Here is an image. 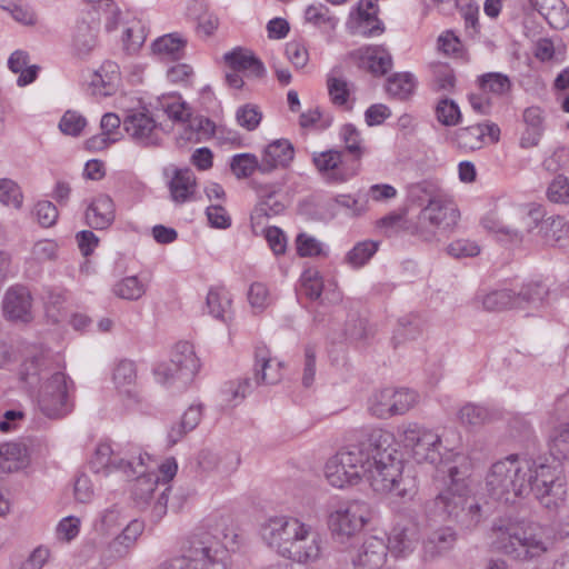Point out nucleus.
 <instances>
[{"mask_svg": "<svg viewBox=\"0 0 569 569\" xmlns=\"http://www.w3.org/2000/svg\"><path fill=\"white\" fill-rule=\"evenodd\" d=\"M283 210L284 206L276 200L272 194H269L256 206L251 214V220L260 223L262 218L277 216Z\"/></svg>", "mask_w": 569, "mask_h": 569, "instance_id": "obj_59", "label": "nucleus"}, {"mask_svg": "<svg viewBox=\"0 0 569 569\" xmlns=\"http://www.w3.org/2000/svg\"><path fill=\"white\" fill-rule=\"evenodd\" d=\"M250 391L251 379L244 378L238 382L229 381L224 383L221 389V395L223 396V401L227 402L228 405H231L233 401L243 400L246 395Z\"/></svg>", "mask_w": 569, "mask_h": 569, "instance_id": "obj_57", "label": "nucleus"}, {"mask_svg": "<svg viewBox=\"0 0 569 569\" xmlns=\"http://www.w3.org/2000/svg\"><path fill=\"white\" fill-rule=\"evenodd\" d=\"M388 546L383 539L368 537L351 557L352 563L362 569H381L388 556Z\"/></svg>", "mask_w": 569, "mask_h": 569, "instance_id": "obj_17", "label": "nucleus"}, {"mask_svg": "<svg viewBox=\"0 0 569 569\" xmlns=\"http://www.w3.org/2000/svg\"><path fill=\"white\" fill-rule=\"evenodd\" d=\"M351 54L376 77L385 76L393 64L390 52L383 46L362 47Z\"/></svg>", "mask_w": 569, "mask_h": 569, "instance_id": "obj_20", "label": "nucleus"}, {"mask_svg": "<svg viewBox=\"0 0 569 569\" xmlns=\"http://www.w3.org/2000/svg\"><path fill=\"white\" fill-rule=\"evenodd\" d=\"M2 309L4 317L11 321H32V297L29 289L21 284L10 287L4 293Z\"/></svg>", "mask_w": 569, "mask_h": 569, "instance_id": "obj_15", "label": "nucleus"}, {"mask_svg": "<svg viewBox=\"0 0 569 569\" xmlns=\"http://www.w3.org/2000/svg\"><path fill=\"white\" fill-rule=\"evenodd\" d=\"M196 178L190 169H178L169 183L170 194L174 202L183 203L192 196Z\"/></svg>", "mask_w": 569, "mask_h": 569, "instance_id": "obj_33", "label": "nucleus"}, {"mask_svg": "<svg viewBox=\"0 0 569 569\" xmlns=\"http://www.w3.org/2000/svg\"><path fill=\"white\" fill-rule=\"evenodd\" d=\"M159 479L158 475L144 473L143 471L136 478L131 495L139 508H144L149 503L158 487Z\"/></svg>", "mask_w": 569, "mask_h": 569, "instance_id": "obj_35", "label": "nucleus"}, {"mask_svg": "<svg viewBox=\"0 0 569 569\" xmlns=\"http://www.w3.org/2000/svg\"><path fill=\"white\" fill-rule=\"evenodd\" d=\"M142 531V522L138 520L130 521L122 532L109 543L106 551V558L110 561H114L127 557Z\"/></svg>", "mask_w": 569, "mask_h": 569, "instance_id": "obj_25", "label": "nucleus"}, {"mask_svg": "<svg viewBox=\"0 0 569 569\" xmlns=\"http://www.w3.org/2000/svg\"><path fill=\"white\" fill-rule=\"evenodd\" d=\"M371 441L378 446V451L372 455L373 463L367 471L366 481L376 492L411 498L416 493V482L402 473V461L396 457L393 436L389 431L373 429Z\"/></svg>", "mask_w": 569, "mask_h": 569, "instance_id": "obj_3", "label": "nucleus"}, {"mask_svg": "<svg viewBox=\"0 0 569 569\" xmlns=\"http://www.w3.org/2000/svg\"><path fill=\"white\" fill-rule=\"evenodd\" d=\"M399 431L401 442L418 463L441 461V438L437 433L416 422L402 425Z\"/></svg>", "mask_w": 569, "mask_h": 569, "instance_id": "obj_10", "label": "nucleus"}, {"mask_svg": "<svg viewBox=\"0 0 569 569\" xmlns=\"http://www.w3.org/2000/svg\"><path fill=\"white\" fill-rule=\"evenodd\" d=\"M327 84L331 101L337 106L346 104L350 94L348 82L341 78L329 77Z\"/></svg>", "mask_w": 569, "mask_h": 569, "instance_id": "obj_63", "label": "nucleus"}, {"mask_svg": "<svg viewBox=\"0 0 569 569\" xmlns=\"http://www.w3.org/2000/svg\"><path fill=\"white\" fill-rule=\"evenodd\" d=\"M422 320L417 315H407L399 319L392 341L395 347L406 340H413L422 332Z\"/></svg>", "mask_w": 569, "mask_h": 569, "instance_id": "obj_38", "label": "nucleus"}, {"mask_svg": "<svg viewBox=\"0 0 569 569\" xmlns=\"http://www.w3.org/2000/svg\"><path fill=\"white\" fill-rule=\"evenodd\" d=\"M223 60L233 71H248L254 78H263L266 74L263 63L250 50L234 48L224 53Z\"/></svg>", "mask_w": 569, "mask_h": 569, "instance_id": "obj_26", "label": "nucleus"}, {"mask_svg": "<svg viewBox=\"0 0 569 569\" xmlns=\"http://www.w3.org/2000/svg\"><path fill=\"white\" fill-rule=\"evenodd\" d=\"M415 89L413 76L409 72L395 73L387 80V92L399 99H407Z\"/></svg>", "mask_w": 569, "mask_h": 569, "instance_id": "obj_43", "label": "nucleus"}, {"mask_svg": "<svg viewBox=\"0 0 569 569\" xmlns=\"http://www.w3.org/2000/svg\"><path fill=\"white\" fill-rule=\"evenodd\" d=\"M23 196L20 187L11 179H0V202L7 207L21 208Z\"/></svg>", "mask_w": 569, "mask_h": 569, "instance_id": "obj_54", "label": "nucleus"}, {"mask_svg": "<svg viewBox=\"0 0 569 569\" xmlns=\"http://www.w3.org/2000/svg\"><path fill=\"white\" fill-rule=\"evenodd\" d=\"M368 503L352 500L340 505L329 516V528L336 541L345 543L355 537L370 519Z\"/></svg>", "mask_w": 569, "mask_h": 569, "instance_id": "obj_9", "label": "nucleus"}, {"mask_svg": "<svg viewBox=\"0 0 569 569\" xmlns=\"http://www.w3.org/2000/svg\"><path fill=\"white\" fill-rule=\"evenodd\" d=\"M226 553L216 536L199 528L183 540L180 557L161 562L157 569H227Z\"/></svg>", "mask_w": 569, "mask_h": 569, "instance_id": "obj_5", "label": "nucleus"}, {"mask_svg": "<svg viewBox=\"0 0 569 569\" xmlns=\"http://www.w3.org/2000/svg\"><path fill=\"white\" fill-rule=\"evenodd\" d=\"M202 418V406H190L181 417L179 423L173 425L168 432V442L174 446L189 431H192Z\"/></svg>", "mask_w": 569, "mask_h": 569, "instance_id": "obj_34", "label": "nucleus"}, {"mask_svg": "<svg viewBox=\"0 0 569 569\" xmlns=\"http://www.w3.org/2000/svg\"><path fill=\"white\" fill-rule=\"evenodd\" d=\"M373 429L365 431L357 443L349 445L333 457H331L325 466V477L330 485H341L343 480L336 473L339 466H348L350 470L359 473V481L366 478L367 471L372 467V455L377 453L378 446L371 441ZM345 480L347 478H343Z\"/></svg>", "mask_w": 569, "mask_h": 569, "instance_id": "obj_7", "label": "nucleus"}, {"mask_svg": "<svg viewBox=\"0 0 569 569\" xmlns=\"http://www.w3.org/2000/svg\"><path fill=\"white\" fill-rule=\"evenodd\" d=\"M113 293L121 299L136 301L146 293V286L136 276H129L113 286Z\"/></svg>", "mask_w": 569, "mask_h": 569, "instance_id": "obj_45", "label": "nucleus"}, {"mask_svg": "<svg viewBox=\"0 0 569 569\" xmlns=\"http://www.w3.org/2000/svg\"><path fill=\"white\" fill-rule=\"evenodd\" d=\"M305 525L298 518L273 517L262 526L261 536L282 557Z\"/></svg>", "mask_w": 569, "mask_h": 569, "instance_id": "obj_14", "label": "nucleus"}, {"mask_svg": "<svg viewBox=\"0 0 569 569\" xmlns=\"http://www.w3.org/2000/svg\"><path fill=\"white\" fill-rule=\"evenodd\" d=\"M72 385L73 382L63 372H53L39 391V410L50 419H60L69 415L73 409L70 396Z\"/></svg>", "mask_w": 569, "mask_h": 569, "instance_id": "obj_8", "label": "nucleus"}, {"mask_svg": "<svg viewBox=\"0 0 569 569\" xmlns=\"http://www.w3.org/2000/svg\"><path fill=\"white\" fill-rule=\"evenodd\" d=\"M208 312L223 322L231 318L232 297L223 287L211 288L207 295Z\"/></svg>", "mask_w": 569, "mask_h": 569, "instance_id": "obj_32", "label": "nucleus"}, {"mask_svg": "<svg viewBox=\"0 0 569 569\" xmlns=\"http://www.w3.org/2000/svg\"><path fill=\"white\" fill-rule=\"evenodd\" d=\"M547 197L551 202L569 203L568 179L562 174L557 176L548 187Z\"/></svg>", "mask_w": 569, "mask_h": 569, "instance_id": "obj_61", "label": "nucleus"}, {"mask_svg": "<svg viewBox=\"0 0 569 569\" xmlns=\"http://www.w3.org/2000/svg\"><path fill=\"white\" fill-rule=\"evenodd\" d=\"M458 540L457 531L450 527H440L431 531L422 541L425 560H433L451 551Z\"/></svg>", "mask_w": 569, "mask_h": 569, "instance_id": "obj_19", "label": "nucleus"}, {"mask_svg": "<svg viewBox=\"0 0 569 569\" xmlns=\"http://www.w3.org/2000/svg\"><path fill=\"white\" fill-rule=\"evenodd\" d=\"M449 256L456 259L476 257L480 253V247L477 242L468 239H458L447 247Z\"/></svg>", "mask_w": 569, "mask_h": 569, "instance_id": "obj_60", "label": "nucleus"}, {"mask_svg": "<svg viewBox=\"0 0 569 569\" xmlns=\"http://www.w3.org/2000/svg\"><path fill=\"white\" fill-rule=\"evenodd\" d=\"M283 363L271 357L266 346H257L254 349L253 381L256 386L274 385L282 379Z\"/></svg>", "mask_w": 569, "mask_h": 569, "instance_id": "obj_18", "label": "nucleus"}, {"mask_svg": "<svg viewBox=\"0 0 569 569\" xmlns=\"http://www.w3.org/2000/svg\"><path fill=\"white\" fill-rule=\"evenodd\" d=\"M295 150L290 141L279 139L269 143L261 157V173H270L279 167H287L293 159Z\"/></svg>", "mask_w": 569, "mask_h": 569, "instance_id": "obj_22", "label": "nucleus"}, {"mask_svg": "<svg viewBox=\"0 0 569 569\" xmlns=\"http://www.w3.org/2000/svg\"><path fill=\"white\" fill-rule=\"evenodd\" d=\"M482 306L488 311L518 309L516 293L509 289L496 290L486 295L482 299Z\"/></svg>", "mask_w": 569, "mask_h": 569, "instance_id": "obj_40", "label": "nucleus"}, {"mask_svg": "<svg viewBox=\"0 0 569 569\" xmlns=\"http://www.w3.org/2000/svg\"><path fill=\"white\" fill-rule=\"evenodd\" d=\"M392 406L393 413L403 415L410 410L417 402V393L409 389H392Z\"/></svg>", "mask_w": 569, "mask_h": 569, "instance_id": "obj_62", "label": "nucleus"}, {"mask_svg": "<svg viewBox=\"0 0 569 569\" xmlns=\"http://www.w3.org/2000/svg\"><path fill=\"white\" fill-rule=\"evenodd\" d=\"M340 137L346 144V150L352 156L351 162L359 166V161L363 154L360 132L353 124L347 123L341 128Z\"/></svg>", "mask_w": 569, "mask_h": 569, "instance_id": "obj_49", "label": "nucleus"}, {"mask_svg": "<svg viewBox=\"0 0 569 569\" xmlns=\"http://www.w3.org/2000/svg\"><path fill=\"white\" fill-rule=\"evenodd\" d=\"M312 163L320 176L329 183H342L358 172V164L348 163L343 151L330 149L322 152H313Z\"/></svg>", "mask_w": 569, "mask_h": 569, "instance_id": "obj_13", "label": "nucleus"}, {"mask_svg": "<svg viewBox=\"0 0 569 569\" xmlns=\"http://www.w3.org/2000/svg\"><path fill=\"white\" fill-rule=\"evenodd\" d=\"M485 128L480 123L460 128L455 132V142L458 148L466 151L478 150L482 147Z\"/></svg>", "mask_w": 569, "mask_h": 569, "instance_id": "obj_37", "label": "nucleus"}, {"mask_svg": "<svg viewBox=\"0 0 569 569\" xmlns=\"http://www.w3.org/2000/svg\"><path fill=\"white\" fill-rule=\"evenodd\" d=\"M532 9L537 10L555 29H563L569 23V12L562 0H528Z\"/></svg>", "mask_w": 569, "mask_h": 569, "instance_id": "obj_28", "label": "nucleus"}, {"mask_svg": "<svg viewBox=\"0 0 569 569\" xmlns=\"http://www.w3.org/2000/svg\"><path fill=\"white\" fill-rule=\"evenodd\" d=\"M137 380V369L133 361L123 359L120 360L113 370V382L119 390H124L129 393L128 387L134 385Z\"/></svg>", "mask_w": 569, "mask_h": 569, "instance_id": "obj_48", "label": "nucleus"}, {"mask_svg": "<svg viewBox=\"0 0 569 569\" xmlns=\"http://www.w3.org/2000/svg\"><path fill=\"white\" fill-rule=\"evenodd\" d=\"M170 361L183 385L192 380L200 367L193 346L188 341H179L174 346Z\"/></svg>", "mask_w": 569, "mask_h": 569, "instance_id": "obj_21", "label": "nucleus"}, {"mask_svg": "<svg viewBox=\"0 0 569 569\" xmlns=\"http://www.w3.org/2000/svg\"><path fill=\"white\" fill-rule=\"evenodd\" d=\"M426 194L427 204L421 209L417 217L415 233L426 241H431L438 230H451L460 218L459 210L451 199L428 190L426 182L417 183L410 189V197L423 202Z\"/></svg>", "mask_w": 569, "mask_h": 569, "instance_id": "obj_6", "label": "nucleus"}, {"mask_svg": "<svg viewBox=\"0 0 569 569\" xmlns=\"http://www.w3.org/2000/svg\"><path fill=\"white\" fill-rule=\"evenodd\" d=\"M87 126L86 118L77 111L68 110L59 122V129L62 133L78 137Z\"/></svg>", "mask_w": 569, "mask_h": 569, "instance_id": "obj_56", "label": "nucleus"}, {"mask_svg": "<svg viewBox=\"0 0 569 569\" xmlns=\"http://www.w3.org/2000/svg\"><path fill=\"white\" fill-rule=\"evenodd\" d=\"M187 41L177 33L159 37L152 43V52L162 61H177L183 58Z\"/></svg>", "mask_w": 569, "mask_h": 569, "instance_id": "obj_30", "label": "nucleus"}, {"mask_svg": "<svg viewBox=\"0 0 569 569\" xmlns=\"http://www.w3.org/2000/svg\"><path fill=\"white\" fill-rule=\"evenodd\" d=\"M49 358L43 352L27 358L20 366L19 378L29 387L38 385L41 375L47 370Z\"/></svg>", "mask_w": 569, "mask_h": 569, "instance_id": "obj_36", "label": "nucleus"}, {"mask_svg": "<svg viewBox=\"0 0 569 569\" xmlns=\"http://www.w3.org/2000/svg\"><path fill=\"white\" fill-rule=\"evenodd\" d=\"M357 14L363 36L373 37L385 31L382 22L377 17V0H360L357 7Z\"/></svg>", "mask_w": 569, "mask_h": 569, "instance_id": "obj_31", "label": "nucleus"}, {"mask_svg": "<svg viewBox=\"0 0 569 569\" xmlns=\"http://www.w3.org/2000/svg\"><path fill=\"white\" fill-rule=\"evenodd\" d=\"M486 486L492 499L505 503L533 492L541 506L551 511H557L567 496L565 479L557 477L550 466L518 455L495 462Z\"/></svg>", "mask_w": 569, "mask_h": 569, "instance_id": "obj_1", "label": "nucleus"}, {"mask_svg": "<svg viewBox=\"0 0 569 569\" xmlns=\"http://www.w3.org/2000/svg\"><path fill=\"white\" fill-rule=\"evenodd\" d=\"M423 526L425 523L419 520L417 512L408 510L406 519L398 522L389 533L387 543L389 551L397 557L411 553L420 540V531Z\"/></svg>", "mask_w": 569, "mask_h": 569, "instance_id": "obj_12", "label": "nucleus"}, {"mask_svg": "<svg viewBox=\"0 0 569 569\" xmlns=\"http://www.w3.org/2000/svg\"><path fill=\"white\" fill-rule=\"evenodd\" d=\"M300 283H301L303 293L310 300L320 299L322 290H323V281L320 276V272L317 269H315V268L306 269L300 277Z\"/></svg>", "mask_w": 569, "mask_h": 569, "instance_id": "obj_50", "label": "nucleus"}, {"mask_svg": "<svg viewBox=\"0 0 569 569\" xmlns=\"http://www.w3.org/2000/svg\"><path fill=\"white\" fill-rule=\"evenodd\" d=\"M478 81L485 92H491L496 96H503L510 92L512 88L509 77L500 72L485 73L479 77Z\"/></svg>", "mask_w": 569, "mask_h": 569, "instance_id": "obj_44", "label": "nucleus"}, {"mask_svg": "<svg viewBox=\"0 0 569 569\" xmlns=\"http://www.w3.org/2000/svg\"><path fill=\"white\" fill-rule=\"evenodd\" d=\"M392 389L386 388L376 392L369 401V410L377 418L395 416L392 406Z\"/></svg>", "mask_w": 569, "mask_h": 569, "instance_id": "obj_47", "label": "nucleus"}, {"mask_svg": "<svg viewBox=\"0 0 569 569\" xmlns=\"http://www.w3.org/2000/svg\"><path fill=\"white\" fill-rule=\"evenodd\" d=\"M321 555V538L309 525H305L298 537L288 547L283 558L299 563H309L319 559Z\"/></svg>", "mask_w": 569, "mask_h": 569, "instance_id": "obj_16", "label": "nucleus"}, {"mask_svg": "<svg viewBox=\"0 0 569 569\" xmlns=\"http://www.w3.org/2000/svg\"><path fill=\"white\" fill-rule=\"evenodd\" d=\"M29 462L28 449L20 442L0 445V471L9 473L24 468Z\"/></svg>", "mask_w": 569, "mask_h": 569, "instance_id": "obj_29", "label": "nucleus"}, {"mask_svg": "<svg viewBox=\"0 0 569 569\" xmlns=\"http://www.w3.org/2000/svg\"><path fill=\"white\" fill-rule=\"evenodd\" d=\"M261 160L252 153H239L232 157L230 169L238 179L250 177L256 170L260 171Z\"/></svg>", "mask_w": 569, "mask_h": 569, "instance_id": "obj_46", "label": "nucleus"}, {"mask_svg": "<svg viewBox=\"0 0 569 569\" xmlns=\"http://www.w3.org/2000/svg\"><path fill=\"white\" fill-rule=\"evenodd\" d=\"M548 447L555 460H569V423L560 425L552 431Z\"/></svg>", "mask_w": 569, "mask_h": 569, "instance_id": "obj_39", "label": "nucleus"}, {"mask_svg": "<svg viewBox=\"0 0 569 569\" xmlns=\"http://www.w3.org/2000/svg\"><path fill=\"white\" fill-rule=\"evenodd\" d=\"M483 227L498 234L500 241H510L512 243H519L522 241V228L520 226H506L499 221H492L490 219L483 220Z\"/></svg>", "mask_w": 569, "mask_h": 569, "instance_id": "obj_52", "label": "nucleus"}, {"mask_svg": "<svg viewBox=\"0 0 569 569\" xmlns=\"http://www.w3.org/2000/svg\"><path fill=\"white\" fill-rule=\"evenodd\" d=\"M467 471L468 468L462 470L458 466L439 469L438 472L447 473L445 488L430 503L442 520L455 522L460 530L472 531L482 521L483 512L476 498L469 496Z\"/></svg>", "mask_w": 569, "mask_h": 569, "instance_id": "obj_2", "label": "nucleus"}, {"mask_svg": "<svg viewBox=\"0 0 569 569\" xmlns=\"http://www.w3.org/2000/svg\"><path fill=\"white\" fill-rule=\"evenodd\" d=\"M89 227L103 230L109 228L114 220V204L107 194H99L88 206L84 213Z\"/></svg>", "mask_w": 569, "mask_h": 569, "instance_id": "obj_24", "label": "nucleus"}, {"mask_svg": "<svg viewBox=\"0 0 569 569\" xmlns=\"http://www.w3.org/2000/svg\"><path fill=\"white\" fill-rule=\"evenodd\" d=\"M34 214L37 217L38 222L44 227L49 228L57 222L58 219V209L50 201H39L34 206Z\"/></svg>", "mask_w": 569, "mask_h": 569, "instance_id": "obj_64", "label": "nucleus"}, {"mask_svg": "<svg viewBox=\"0 0 569 569\" xmlns=\"http://www.w3.org/2000/svg\"><path fill=\"white\" fill-rule=\"evenodd\" d=\"M438 121L446 127L457 126L461 120L458 104L451 99H442L436 108Z\"/></svg>", "mask_w": 569, "mask_h": 569, "instance_id": "obj_53", "label": "nucleus"}, {"mask_svg": "<svg viewBox=\"0 0 569 569\" xmlns=\"http://www.w3.org/2000/svg\"><path fill=\"white\" fill-rule=\"evenodd\" d=\"M495 545L506 556L521 562L539 559L550 549L552 541L539 523H517L499 519L493 523Z\"/></svg>", "mask_w": 569, "mask_h": 569, "instance_id": "obj_4", "label": "nucleus"}, {"mask_svg": "<svg viewBox=\"0 0 569 569\" xmlns=\"http://www.w3.org/2000/svg\"><path fill=\"white\" fill-rule=\"evenodd\" d=\"M546 244L566 247L569 243V224L559 216L542 219L536 224Z\"/></svg>", "mask_w": 569, "mask_h": 569, "instance_id": "obj_27", "label": "nucleus"}, {"mask_svg": "<svg viewBox=\"0 0 569 569\" xmlns=\"http://www.w3.org/2000/svg\"><path fill=\"white\" fill-rule=\"evenodd\" d=\"M378 243L375 241H362L356 244L347 254V261L353 267H361L377 252Z\"/></svg>", "mask_w": 569, "mask_h": 569, "instance_id": "obj_55", "label": "nucleus"}, {"mask_svg": "<svg viewBox=\"0 0 569 569\" xmlns=\"http://www.w3.org/2000/svg\"><path fill=\"white\" fill-rule=\"evenodd\" d=\"M97 44L96 30L87 22L77 26L73 36V48L79 57L88 56Z\"/></svg>", "mask_w": 569, "mask_h": 569, "instance_id": "obj_41", "label": "nucleus"}, {"mask_svg": "<svg viewBox=\"0 0 569 569\" xmlns=\"http://www.w3.org/2000/svg\"><path fill=\"white\" fill-rule=\"evenodd\" d=\"M306 20L318 27L328 26L335 28L338 19L329 14V9L325 4H311L306 9Z\"/></svg>", "mask_w": 569, "mask_h": 569, "instance_id": "obj_58", "label": "nucleus"}, {"mask_svg": "<svg viewBox=\"0 0 569 569\" xmlns=\"http://www.w3.org/2000/svg\"><path fill=\"white\" fill-rule=\"evenodd\" d=\"M133 463L134 461L124 460L114 456L110 445L100 443L97 447L89 466L96 473H109L112 470H123L126 473L128 470H132L133 473H137L138 471L133 469Z\"/></svg>", "mask_w": 569, "mask_h": 569, "instance_id": "obj_23", "label": "nucleus"}, {"mask_svg": "<svg viewBox=\"0 0 569 569\" xmlns=\"http://www.w3.org/2000/svg\"><path fill=\"white\" fill-rule=\"evenodd\" d=\"M458 417L463 425L480 426L490 421L492 413L485 407L468 403L459 410Z\"/></svg>", "mask_w": 569, "mask_h": 569, "instance_id": "obj_51", "label": "nucleus"}, {"mask_svg": "<svg viewBox=\"0 0 569 569\" xmlns=\"http://www.w3.org/2000/svg\"><path fill=\"white\" fill-rule=\"evenodd\" d=\"M122 127L130 139L143 148L161 146V128L146 109H133L126 112Z\"/></svg>", "mask_w": 569, "mask_h": 569, "instance_id": "obj_11", "label": "nucleus"}, {"mask_svg": "<svg viewBox=\"0 0 569 569\" xmlns=\"http://www.w3.org/2000/svg\"><path fill=\"white\" fill-rule=\"evenodd\" d=\"M548 295V288L541 282H530L521 287L516 293L518 309L540 305Z\"/></svg>", "mask_w": 569, "mask_h": 569, "instance_id": "obj_42", "label": "nucleus"}]
</instances>
